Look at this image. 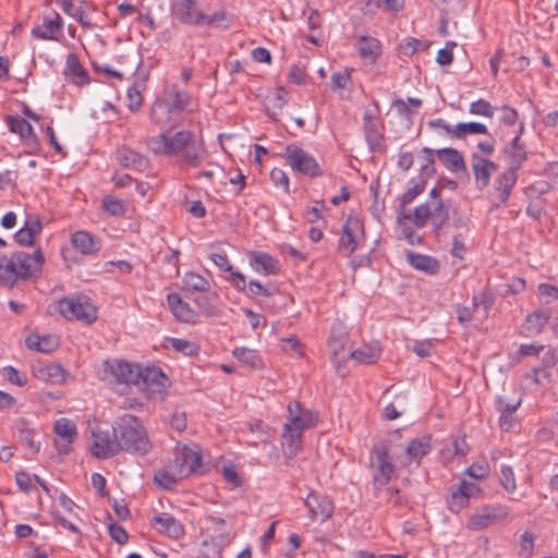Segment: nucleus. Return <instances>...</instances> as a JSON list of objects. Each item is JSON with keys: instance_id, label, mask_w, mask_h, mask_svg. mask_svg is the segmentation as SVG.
<instances>
[{"instance_id": "nucleus-63", "label": "nucleus", "mask_w": 558, "mask_h": 558, "mask_svg": "<svg viewBox=\"0 0 558 558\" xmlns=\"http://www.w3.org/2000/svg\"><path fill=\"white\" fill-rule=\"evenodd\" d=\"M520 404L521 398L514 400L513 402H510L509 400H506L505 398L500 397L498 399V411L500 412V414L512 415Z\"/></svg>"}, {"instance_id": "nucleus-36", "label": "nucleus", "mask_w": 558, "mask_h": 558, "mask_svg": "<svg viewBox=\"0 0 558 558\" xmlns=\"http://www.w3.org/2000/svg\"><path fill=\"white\" fill-rule=\"evenodd\" d=\"M407 262L415 269L425 271L427 274H436L438 271V262L427 255L415 254L413 252L407 253Z\"/></svg>"}, {"instance_id": "nucleus-12", "label": "nucleus", "mask_w": 558, "mask_h": 558, "mask_svg": "<svg viewBox=\"0 0 558 558\" xmlns=\"http://www.w3.org/2000/svg\"><path fill=\"white\" fill-rule=\"evenodd\" d=\"M171 463L178 469V475L183 477L193 472H202L201 454L196 446H184L175 453Z\"/></svg>"}, {"instance_id": "nucleus-21", "label": "nucleus", "mask_w": 558, "mask_h": 558, "mask_svg": "<svg viewBox=\"0 0 558 558\" xmlns=\"http://www.w3.org/2000/svg\"><path fill=\"white\" fill-rule=\"evenodd\" d=\"M291 420L287 423L290 428H298L300 433L306 428L314 426L317 422V416L307 410L302 409L299 402H294L288 407Z\"/></svg>"}, {"instance_id": "nucleus-49", "label": "nucleus", "mask_w": 558, "mask_h": 558, "mask_svg": "<svg viewBox=\"0 0 558 558\" xmlns=\"http://www.w3.org/2000/svg\"><path fill=\"white\" fill-rule=\"evenodd\" d=\"M486 133V125L480 122H464L456 124V138H465L469 134Z\"/></svg>"}, {"instance_id": "nucleus-10", "label": "nucleus", "mask_w": 558, "mask_h": 558, "mask_svg": "<svg viewBox=\"0 0 558 558\" xmlns=\"http://www.w3.org/2000/svg\"><path fill=\"white\" fill-rule=\"evenodd\" d=\"M92 453L99 459H107L118 454L121 451V444L119 438L111 435L109 430H102L100 427H95L92 430Z\"/></svg>"}, {"instance_id": "nucleus-6", "label": "nucleus", "mask_w": 558, "mask_h": 558, "mask_svg": "<svg viewBox=\"0 0 558 558\" xmlns=\"http://www.w3.org/2000/svg\"><path fill=\"white\" fill-rule=\"evenodd\" d=\"M59 312L66 319L90 324L97 319V308L86 295L64 298L59 302Z\"/></svg>"}, {"instance_id": "nucleus-48", "label": "nucleus", "mask_w": 558, "mask_h": 558, "mask_svg": "<svg viewBox=\"0 0 558 558\" xmlns=\"http://www.w3.org/2000/svg\"><path fill=\"white\" fill-rule=\"evenodd\" d=\"M233 355L243 364L253 368H258L262 365V360L258 354L247 348H235Z\"/></svg>"}, {"instance_id": "nucleus-50", "label": "nucleus", "mask_w": 558, "mask_h": 558, "mask_svg": "<svg viewBox=\"0 0 558 558\" xmlns=\"http://www.w3.org/2000/svg\"><path fill=\"white\" fill-rule=\"evenodd\" d=\"M184 284L187 290L206 292L209 290V282L198 274L189 272L184 277Z\"/></svg>"}, {"instance_id": "nucleus-54", "label": "nucleus", "mask_w": 558, "mask_h": 558, "mask_svg": "<svg viewBox=\"0 0 558 558\" xmlns=\"http://www.w3.org/2000/svg\"><path fill=\"white\" fill-rule=\"evenodd\" d=\"M0 280L10 286L14 283L13 255L10 258L0 257Z\"/></svg>"}, {"instance_id": "nucleus-59", "label": "nucleus", "mask_w": 558, "mask_h": 558, "mask_svg": "<svg viewBox=\"0 0 558 558\" xmlns=\"http://www.w3.org/2000/svg\"><path fill=\"white\" fill-rule=\"evenodd\" d=\"M171 347L178 351L183 352L187 355H193L196 352V347L184 339L172 338L169 340Z\"/></svg>"}, {"instance_id": "nucleus-52", "label": "nucleus", "mask_w": 558, "mask_h": 558, "mask_svg": "<svg viewBox=\"0 0 558 558\" xmlns=\"http://www.w3.org/2000/svg\"><path fill=\"white\" fill-rule=\"evenodd\" d=\"M363 120H364V131H365V135H366L367 140L369 142L377 141L379 133H378L377 123L375 121V112H373L369 109H366Z\"/></svg>"}, {"instance_id": "nucleus-19", "label": "nucleus", "mask_w": 558, "mask_h": 558, "mask_svg": "<svg viewBox=\"0 0 558 558\" xmlns=\"http://www.w3.org/2000/svg\"><path fill=\"white\" fill-rule=\"evenodd\" d=\"M429 195L428 206L429 211H432L430 219L435 231L438 232L449 217L451 204L440 199L436 189H433Z\"/></svg>"}, {"instance_id": "nucleus-13", "label": "nucleus", "mask_w": 558, "mask_h": 558, "mask_svg": "<svg viewBox=\"0 0 558 558\" xmlns=\"http://www.w3.org/2000/svg\"><path fill=\"white\" fill-rule=\"evenodd\" d=\"M364 239V228L360 219L349 217L343 226V234L340 239V248L345 255H351L357 244Z\"/></svg>"}, {"instance_id": "nucleus-1", "label": "nucleus", "mask_w": 558, "mask_h": 558, "mask_svg": "<svg viewBox=\"0 0 558 558\" xmlns=\"http://www.w3.org/2000/svg\"><path fill=\"white\" fill-rule=\"evenodd\" d=\"M147 144L155 154L181 156L192 167H197L204 157L203 144L189 131H179L173 135L162 132Z\"/></svg>"}, {"instance_id": "nucleus-40", "label": "nucleus", "mask_w": 558, "mask_h": 558, "mask_svg": "<svg viewBox=\"0 0 558 558\" xmlns=\"http://www.w3.org/2000/svg\"><path fill=\"white\" fill-rule=\"evenodd\" d=\"M347 343V331L344 326L341 323H335L331 326L330 336H329V349L333 356L339 355Z\"/></svg>"}, {"instance_id": "nucleus-64", "label": "nucleus", "mask_w": 558, "mask_h": 558, "mask_svg": "<svg viewBox=\"0 0 558 558\" xmlns=\"http://www.w3.org/2000/svg\"><path fill=\"white\" fill-rule=\"evenodd\" d=\"M420 45V40L407 38L405 41L399 46V50L403 56L411 57L417 51Z\"/></svg>"}, {"instance_id": "nucleus-9", "label": "nucleus", "mask_w": 558, "mask_h": 558, "mask_svg": "<svg viewBox=\"0 0 558 558\" xmlns=\"http://www.w3.org/2000/svg\"><path fill=\"white\" fill-rule=\"evenodd\" d=\"M284 157L293 170L304 175L316 177L320 174L315 158L296 145H289L286 148Z\"/></svg>"}, {"instance_id": "nucleus-24", "label": "nucleus", "mask_w": 558, "mask_h": 558, "mask_svg": "<svg viewBox=\"0 0 558 558\" xmlns=\"http://www.w3.org/2000/svg\"><path fill=\"white\" fill-rule=\"evenodd\" d=\"M41 231V222L38 216H28L22 229H20L15 235V241L21 245H32L34 243L35 235Z\"/></svg>"}, {"instance_id": "nucleus-33", "label": "nucleus", "mask_w": 558, "mask_h": 558, "mask_svg": "<svg viewBox=\"0 0 558 558\" xmlns=\"http://www.w3.org/2000/svg\"><path fill=\"white\" fill-rule=\"evenodd\" d=\"M438 159L452 172H465V163L462 155L453 148H442L437 150Z\"/></svg>"}, {"instance_id": "nucleus-3", "label": "nucleus", "mask_w": 558, "mask_h": 558, "mask_svg": "<svg viewBox=\"0 0 558 558\" xmlns=\"http://www.w3.org/2000/svg\"><path fill=\"white\" fill-rule=\"evenodd\" d=\"M189 102L190 96L186 93L179 90L177 86H169L153 104L150 119L161 128H172Z\"/></svg>"}, {"instance_id": "nucleus-61", "label": "nucleus", "mask_w": 558, "mask_h": 558, "mask_svg": "<svg viewBox=\"0 0 558 558\" xmlns=\"http://www.w3.org/2000/svg\"><path fill=\"white\" fill-rule=\"evenodd\" d=\"M424 191V184L422 182L415 183L402 196L401 209L405 208L408 204L414 201V198Z\"/></svg>"}, {"instance_id": "nucleus-35", "label": "nucleus", "mask_w": 558, "mask_h": 558, "mask_svg": "<svg viewBox=\"0 0 558 558\" xmlns=\"http://www.w3.org/2000/svg\"><path fill=\"white\" fill-rule=\"evenodd\" d=\"M117 159L125 168L143 170L147 166V159L130 148H121L117 151Z\"/></svg>"}, {"instance_id": "nucleus-45", "label": "nucleus", "mask_w": 558, "mask_h": 558, "mask_svg": "<svg viewBox=\"0 0 558 558\" xmlns=\"http://www.w3.org/2000/svg\"><path fill=\"white\" fill-rule=\"evenodd\" d=\"M549 315L543 312H534L527 316L523 329L526 336L537 335L547 324Z\"/></svg>"}, {"instance_id": "nucleus-32", "label": "nucleus", "mask_w": 558, "mask_h": 558, "mask_svg": "<svg viewBox=\"0 0 558 558\" xmlns=\"http://www.w3.org/2000/svg\"><path fill=\"white\" fill-rule=\"evenodd\" d=\"M430 448L432 446L428 438L412 440L405 448L404 454L400 457V463L407 465L412 460H417L425 456Z\"/></svg>"}, {"instance_id": "nucleus-5", "label": "nucleus", "mask_w": 558, "mask_h": 558, "mask_svg": "<svg viewBox=\"0 0 558 558\" xmlns=\"http://www.w3.org/2000/svg\"><path fill=\"white\" fill-rule=\"evenodd\" d=\"M141 365L122 360L106 361L101 379L112 388L135 385Z\"/></svg>"}, {"instance_id": "nucleus-27", "label": "nucleus", "mask_w": 558, "mask_h": 558, "mask_svg": "<svg viewBox=\"0 0 558 558\" xmlns=\"http://www.w3.org/2000/svg\"><path fill=\"white\" fill-rule=\"evenodd\" d=\"M432 211H429L428 201L417 207L414 208L413 213L408 211L405 208L400 209L398 221L401 223V220H409L415 227L423 228L428 219H430Z\"/></svg>"}, {"instance_id": "nucleus-51", "label": "nucleus", "mask_w": 558, "mask_h": 558, "mask_svg": "<svg viewBox=\"0 0 558 558\" xmlns=\"http://www.w3.org/2000/svg\"><path fill=\"white\" fill-rule=\"evenodd\" d=\"M469 504V499L460 487H452L448 498V508L451 512L458 513Z\"/></svg>"}, {"instance_id": "nucleus-11", "label": "nucleus", "mask_w": 558, "mask_h": 558, "mask_svg": "<svg viewBox=\"0 0 558 558\" xmlns=\"http://www.w3.org/2000/svg\"><path fill=\"white\" fill-rule=\"evenodd\" d=\"M389 450L385 444H378L374 447L371 454V462L374 471V481L377 486H384L388 483L393 466L390 462Z\"/></svg>"}, {"instance_id": "nucleus-25", "label": "nucleus", "mask_w": 558, "mask_h": 558, "mask_svg": "<svg viewBox=\"0 0 558 558\" xmlns=\"http://www.w3.org/2000/svg\"><path fill=\"white\" fill-rule=\"evenodd\" d=\"M168 305L177 319L183 323H193L195 320L196 313L186 302L182 301L179 294H169Z\"/></svg>"}, {"instance_id": "nucleus-4", "label": "nucleus", "mask_w": 558, "mask_h": 558, "mask_svg": "<svg viewBox=\"0 0 558 558\" xmlns=\"http://www.w3.org/2000/svg\"><path fill=\"white\" fill-rule=\"evenodd\" d=\"M137 390L147 399L161 400L170 386L167 376L155 366L140 368L135 385Z\"/></svg>"}, {"instance_id": "nucleus-42", "label": "nucleus", "mask_w": 558, "mask_h": 558, "mask_svg": "<svg viewBox=\"0 0 558 558\" xmlns=\"http://www.w3.org/2000/svg\"><path fill=\"white\" fill-rule=\"evenodd\" d=\"M177 472L178 469L170 463L165 469L155 473L154 481L160 487L171 489L177 484L178 480L184 478L182 475H178Z\"/></svg>"}, {"instance_id": "nucleus-30", "label": "nucleus", "mask_w": 558, "mask_h": 558, "mask_svg": "<svg viewBox=\"0 0 558 558\" xmlns=\"http://www.w3.org/2000/svg\"><path fill=\"white\" fill-rule=\"evenodd\" d=\"M33 372L37 378L52 384H60L65 380V372L59 364H39L34 366Z\"/></svg>"}, {"instance_id": "nucleus-31", "label": "nucleus", "mask_w": 558, "mask_h": 558, "mask_svg": "<svg viewBox=\"0 0 558 558\" xmlns=\"http://www.w3.org/2000/svg\"><path fill=\"white\" fill-rule=\"evenodd\" d=\"M517 180V171L512 169H508L498 175L495 183V190L500 202H506L508 199Z\"/></svg>"}, {"instance_id": "nucleus-57", "label": "nucleus", "mask_w": 558, "mask_h": 558, "mask_svg": "<svg viewBox=\"0 0 558 558\" xmlns=\"http://www.w3.org/2000/svg\"><path fill=\"white\" fill-rule=\"evenodd\" d=\"M470 112L476 116L493 117L494 110L490 104L484 99L474 101L470 106Z\"/></svg>"}, {"instance_id": "nucleus-22", "label": "nucleus", "mask_w": 558, "mask_h": 558, "mask_svg": "<svg viewBox=\"0 0 558 558\" xmlns=\"http://www.w3.org/2000/svg\"><path fill=\"white\" fill-rule=\"evenodd\" d=\"M61 17L58 13L52 16H45L41 25H37L32 29V35L39 39H56V33L61 28Z\"/></svg>"}, {"instance_id": "nucleus-43", "label": "nucleus", "mask_w": 558, "mask_h": 558, "mask_svg": "<svg viewBox=\"0 0 558 558\" xmlns=\"http://www.w3.org/2000/svg\"><path fill=\"white\" fill-rule=\"evenodd\" d=\"M250 263L255 271L265 276L275 274L277 269V262L271 256L264 253H255L251 257Z\"/></svg>"}, {"instance_id": "nucleus-46", "label": "nucleus", "mask_w": 558, "mask_h": 558, "mask_svg": "<svg viewBox=\"0 0 558 558\" xmlns=\"http://www.w3.org/2000/svg\"><path fill=\"white\" fill-rule=\"evenodd\" d=\"M287 92L283 87H279L272 95L267 96L265 107L267 114L275 118L286 104Z\"/></svg>"}, {"instance_id": "nucleus-55", "label": "nucleus", "mask_w": 558, "mask_h": 558, "mask_svg": "<svg viewBox=\"0 0 558 558\" xmlns=\"http://www.w3.org/2000/svg\"><path fill=\"white\" fill-rule=\"evenodd\" d=\"M142 88L143 84L135 83L132 87L128 89V107L132 111L137 110L142 105Z\"/></svg>"}, {"instance_id": "nucleus-53", "label": "nucleus", "mask_w": 558, "mask_h": 558, "mask_svg": "<svg viewBox=\"0 0 558 558\" xmlns=\"http://www.w3.org/2000/svg\"><path fill=\"white\" fill-rule=\"evenodd\" d=\"M102 208L112 216H122L126 210L125 203L112 196L102 199Z\"/></svg>"}, {"instance_id": "nucleus-18", "label": "nucleus", "mask_w": 558, "mask_h": 558, "mask_svg": "<svg viewBox=\"0 0 558 558\" xmlns=\"http://www.w3.org/2000/svg\"><path fill=\"white\" fill-rule=\"evenodd\" d=\"M471 168L478 189L483 190L489 185L492 175L497 171V166L489 159L473 155Z\"/></svg>"}, {"instance_id": "nucleus-26", "label": "nucleus", "mask_w": 558, "mask_h": 558, "mask_svg": "<svg viewBox=\"0 0 558 558\" xmlns=\"http://www.w3.org/2000/svg\"><path fill=\"white\" fill-rule=\"evenodd\" d=\"M360 57L365 61L374 63L381 52L380 43L373 37L361 36L356 43Z\"/></svg>"}, {"instance_id": "nucleus-62", "label": "nucleus", "mask_w": 558, "mask_h": 558, "mask_svg": "<svg viewBox=\"0 0 558 558\" xmlns=\"http://www.w3.org/2000/svg\"><path fill=\"white\" fill-rule=\"evenodd\" d=\"M221 475H222L223 480L227 483L231 484L232 486L238 487V486L241 485V478H240V476H239V474H238V472H236L234 466H231V465L222 466L221 468Z\"/></svg>"}, {"instance_id": "nucleus-47", "label": "nucleus", "mask_w": 558, "mask_h": 558, "mask_svg": "<svg viewBox=\"0 0 558 558\" xmlns=\"http://www.w3.org/2000/svg\"><path fill=\"white\" fill-rule=\"evenodd\" d=\"M557 364V352L555 350H548L543 356V367L535 368L533 371L532 379L535 384H539L541 376L543 378L548 379L550 374L548 373V368L553 367Z\"/></svg>"}, {"instance_id": "nucleus-23", "label": "nucleus", "mask_w": 558, "mask_h": 558, "mask_svg": "<svg viewBox=\"0 0 558 558\" xmlns=\"http://www.w3.org/2000/svg\"><path fill=\"white\" fill-rule=\"evenodd\" d=\"M205 520L207 529L215 534L214 539L217 545L223 547L228 546L232 542L233 536L231 535V532L227 529V523L223 519L207 515Z\"/></svg>"}, {"instance_id": "nucleus-58", "label": "nucleus", "mask_w": 558, "mask_h": 558, "mask_svg": "<svg viewBox=\"0 0 558 558\" xmlns=\"http://www.w3.org/2000/svg\"><path fill=\"white\" fill-rule=\"evenodd\" d=\"M3 377L12 384L17 386H24L26 384V377L12 366H7L2 369Z\"/></svg>"}, {"instance_id": "nucleus-20", "label": "nucleus", "mask_w": 558, "mask_h": 558, "mask_svg": "<svg viewBox=\"0 0 558 558\" xmlns=\"http://www.w3.org/2000/svg\"><path fill=\"white\" fill-rule=\"evenodd\" d=\"M63 76L66 82L81 86L88 83V73L81 64L75 53L66 56Z\"/></svg>"}, {"instance_id": "nucleus-29", "label": "nucleus", "mask_w": 558, "mask_h": 558, "mask_svg": "<svg viewBox=\"0 0 558 558\" xmlns=\"http://www.w3.org/2000/svg\"><path fill=\"white\" fill-rule=\"evenodd\" d=\"M509 169L518 170L526 160L527 154L525 147L520 143V137L515 136L511 144L505 149Z\"/></svg>"}, {"instance_id": "nucleus-56", "label": "nucleus", "mask_w": 558, "mask_h": 558, "mask_svg": "<svg viewBox=\"0 0 558 558\" xmlns=\"http://www.w3.org/2000/svg\"><path fill=\"white\" fill-rule=\"evenodd\" d=\"M500 483L507 492H514L515 478L510 466L504 465L500 471Z\"/></svg>"}, {"instance_id": "nucleus-28", "label": "nucleus", "mask_w": 558, "mask_h": 558, "mask_svg": "<svg viewBox=\"0 0 558 558\" xmlns=\"http://www.w3.org/2000/svg\"><path fill=\"white\" fill-rule=\"evenodd\" d=\"M153 522L158 532L168 536L179 537L183 533L182 525L169 513L154 517Z\"/></svg>"}, {"instance_id": "nucleus-17", "label": "nucleus", "mask_w": 558, "mask_h": 558, "mask_svg": "<svg viewBox=\"0 0 558 558\" xmlns=\"http://www.w3.org/2000/svg\"><path fill=\"white\" fill-rule=\"evenodd\" d=\"M53 429L58 437L54 442L58 452L66 454L70 450L71 444L77 435L75 424L70 420L62 417L56 421Z\"/></svg>"}, {"instance_id": "nucleus-39", "label": "nucleus", "mask_w": 558, "mask_h": 558, "mask_svg": "<svg viewBox=\"0 0 558 558\" xmlns=\"http://www.w3.org/2000/svg\"><path fill=\"white\" fill-rule=\"evenodd\" d=\"M26 345L31 350H36L43 353H50L59 345V341L54 336L39 337L32 335L26 339Z\"/></svg>"}, {"instance_id": "nucleus-44", "label": "nucleus", "mask_w": 558, "mask_h": 558, "mask_svg": "<svg viewBox=\"0 0 558 558\" xmlns=\"http://www.w3.org/2000/svg\"><path fill=\"white\" fill-rule=\"evenodd\" d=\"M10 131L19 134L25 141H34L35 135L32 125L23 118L8 117Z\"/></svg>"}, {"instance_id": "nucleus-38", "label": "nucleus", "mask_w": 558, "mask_h": 558, "mask_svg": "<svg viewBox=\"0 0 558 558\" xmlns=\"http://www.w3.org/2000/svg\"><path fill=\"white\" fill-rule=\"evenodd\" d=\"M15 428L19 433L20 440L33 452H38L40 444L35 440L37 432L29 426L28 422L24 418H19L15 423Z\"/></svg>"}, {"instance_id": "nucleus-37", "label": "nucleus", "mask_w": 558, "mask_h": 558, "mask_svg": "<svg viewBox=\"0 0 558 558\" xmlns=\"http://www.w3.org/2000/svg\"><path fill=\"white\" fill-rule=\"evenodd\" d=\"M71 242L73 247L84 255L93 254L99 250V246L95 242L94 238L85 231L75 232L72 235Z\"/></svg>"}, {"instance_id": "nucleus-16", "label": "nucleus", "mask_w": 558, "mask_h": 558, "mask_svg": "<svg viewBox=\"0 0 558 558\" xmlns=\"http://www.w3.org/2000/svg\"><path fill=\"white\" fill-rule=\"evenodd\" d=\"M171 13L190 25H199V19H204V13L197 9L196 0H171Z\"/></svg>"}, {"instance_id": "nucleus-14", "label": "nucleus", "mask_w": 558, "mask_h": 558, "mask_svg": "<svg viewBox=\"0 0 558 558\" xmlns=\"http://www.w3.org/2000/svg\"><path fill=\"white\" fill-rule=\"evenodd\" d=\"M305 506L308 508L312 520L327 521L331 518L335 506L332 500L326 495H318L311 492L306 499Z\"/></svg>"}, {"instance_id": "nucleus-7", "label": "nucleus", "mask_w": 558, "mask_h": 558, "mask_svg": "<svg viewBox=\"0 0 558 558\" xmlns=\"http://www.w3.org/2000/svg\"><path fill=\"white\" fill-rule=\"evenodd\" d=\"M493 303V296L487 291H483L472 298L470 306H457V319L462 326L471 322L482 323L488 317Z\"/></svg>"}, {"instance_id": "nucleus-60", "label": "nucleus", "mask_w": 558, "mask_h": 558, "mask_svg": "<svg viewBox=\"0 0 558 558\" xmlns=\"http://www.w3.org/2000/svg\"><path fill=\"white\" fill-rule=\"evenodd\" d=\"M538 294L545 303H550L558 299V289L555 286L542 283L538 286Z\"/></svg>"}, {"instance_id": "nucleus-2", "label": "nucleus", "mask_w": 558, "mask_h": 558, "mask_svg": "<svg viewBox=\"0 0 558 558\" xmlns=\"http://www.w3.org/2000/svg\"><path fill=\"white\" fill-rule=\"evenodd\" d=\"M112 435L119 438L121 450L132 454L145 456L151 449L145 427L134 415L121 416L111 427Z\"/></svg>"}, {"instance_id": "nucleus-15", "label": "nucleus", "mask_w": 558, "mask_h": 558, "mask_svg": "<svg viewBox=\"0 0 558 558\" xmlns=\"http://www.w3.org/2000/svg\"><path fill=\"white\" fill-rule=\"evenodd\" d=\"M507 517L508 511L505 508L499 506H489L473 514L468 523V526L473 531H480L502 519H506Z\"/></svg>"}, {"instance_id": "nucleus-8", "label": "nucleus", "mask_w": 558, "mask_h": 558, "mask_svg": "<svg viewBox=\"0 0 558 558\" xmlns=\"http://www.w3.org/2000/svg\"><path fill=\"white\" fill-rule=\"evenodd\" d=\"M44 255L40 250H36L33 255L25 252L13 254L14 280L16 278L29 279L40 275Z\"/></svg>"}, {"instance_id": "nucleus-41", "label": "nucleus", "mask_w": 558, "mask_h": 558, "mask_svg": "<svg viewBox=\"0 0 558 558\" xmlns=\"http://www.w3.org/2000/svg\"><path fill=\"white\" fill-rule=\"evenodd\" d=\"M378 342H372L350 353V357L362 364L375 363L380 355Z\"/></svg>"}, {"instance_id": "nucleus-34", "label": "nucleus", "mask_w": 558, "mask_h": 558, "mask_svg": "<svg viewBox=\"0 0 558 558\" xmlns=\"http://www.w3.org/2000/svg\"><path fill=\"white\" fill-rule=\"evenodd\" d=\"M302 434L298 428H290V426L284 424V432L282 434V445L287 447L286 458L292 459L296 456L298 451L301 449Z\"/></svg>"}]
</instances>
